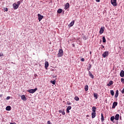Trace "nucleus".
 <instances>
[{
  "instance_id": "f257e3e1",
  "label": "nucleus",
  "mask_w": 124,
  "mask_h": 124,
  "mask_svg": "<svg viewBox=\"0 0 124 124\" xmlns=\"http://www.w3.org/2000/svg\"><path fill=\"white\" fill-rule=\"evenodd\" d=\"M57 56L58 58H61L62 56H63V51L62 49H59Z\"/></svg>"
},
{
  "instance_id": "f03ea898",
  "label": "nucleus",
  "mask_w": 124,
  "mask_h": 124,
  "mask_svg": "<svg viewBox=\"0 0 124 124\" xmlns=\"http://www.w3.org/2000/svg\"><path fill=\"white\" fill-rule=\"evenodd\" d=\"M37 91V88H35L34 89H31L28 90L27 92L28 93H34Z\"/></svg>"
},
{
  "instance_id": "7ed1b4c3",
  "label": "nucleus",
  "mask_w": 124,
  "mask_h": 124,
  "mask_svg": "<svg viewBox=\"0 0 124 124\" xmlns=\"http://www.w3.org/2000/svg\"><path fill=\"white\" fill-rule=\"evenodd\" d=\"M111 3L113 6H117V0H111Z\"/></svg>"
},
{
  "instance_id": "20e7f679",
  "label": "nucleus",
  "mask_w": 124,
  "mask_h": 124,
  "mask_svg": "<svg viewBox=\"0 0 124 124\" xmlns=\"http://www.w3.org/2000/svg\"><path fill=\"white\" fill-rule=\"evenodd\" d=\"M105 29V27H101L100 31H99V33L100 34H102L103 32H104V30Z\"/></svg>"
},
{
  "instance_id": "39448f33",
  "label": "nucleus",
  "mask_w": 124,
  "mask_h": 124,
  "mask_svg": "<svg viewBox=\"0 0 124 124\" xmlns=\"http://www.w3.org/2000/svg\"><path fill=\"white\" fill-rule=\"evenodd\" d=\"M13 8L15 10H16V9H17L18 8V7H19V5L17 4L16 3H14L13 4Z\"/></svg>"
},
{
  "instance_id": "423d86ee",
  "label": "nucleus",
  "mask_w": 124,
  "mask_h": 124,
  "mask_svg": "<svg viewBox=\"0 0 124 124\" xmlns=\"http://www.w3.org/2000/svg\"><path fill=\"white\" fill-rule=\"evenodd\" d=\"M38 20H39V22H40V21H41V20H42L43 18L44 17V16H41V15H40V14H38Z\"/></svg>"
},
{
  "instance_id": "0eeeda50",
  "label": "nucleus",
  "mask_w": 124,
  "mask_h": 124,
  "mask_svg": "<svg viewBox=\"0 0 124 124\" xmlns=\"http://www.w3.org/2000/svg\"><path fill=\"white\" fill-rule=\"evenodd\" d=\"M109 54V52L108 51H105L103 54H102V56L103 57V58H106L107 56H108V55Z\"/></svg>"
},
{
  "instance_id": "6e6552de",
  "label": "nucleus",
  "mask_w": 124,
  "mask_h": 124,
  "mask_svg": "<svg viewBox=\"0 0 124 124\" xmlns=\"http://www.w3.org/2000/svg\"><path fill=\"white\" fill-rule=\"evenodd\" d=\"M117 105H118V102H114L112 107V109H114V108H116V106H117Z\"/></svg>"
},
{
  "instance_id": "1a4fd4ad",
  "label": "nucleus",
  "mask_w": 124,
  "mask_h": 124,
  "mask_svg": "<svg viewBox=\"0 0 124 124\" xmlns=\"http://www.w3.org/2000/svg\"><path fill=\"white\" fill-rule=\"evenodd\" d=\"M48 66H49V62L47 61L45 62V67L46 69H47L48 68Z\"/></svg>"
},
{
  "instance_id": "9d476101",
  "label": "nucleus",
  "mask_w": 124,
  "mask_h": 124,
  "mask_svg": "<svg viewBox=\"0 0 124 124\" xmlns=\"http://www.w3.org/2000/svg\"><path fill=\"white\" fill-rule=\"evenodd\" d=\"M21 98L22 100H24V101H26V100H27V98H26L25 95H21Z\"/></svg>"
},
{
  "instance_id": "9b49d317",
  "label": "nucleus",
  "mask_w": 124,
  "mask_h": 124,
  "mask_svg": "<svg viewBox=\"0 0 124 124\" xmlns=\"http://www.w3.org/2000/svg\"><path fill=\"white\" fill-rule=\"evenodd\" d=\"M119 117H120V115L117 114L115 116L114 119H115L116 121H119Z\"/></svg>"
},
{
  "instance_id": "f8f14e48",
  "label": "nucleus",
  "mask_w": 124,
  "mask_h": 124,
  "mask_svg": "<svg viewBox=\"0 0 124 124\" xmlns=\"http://www.w3.org/2000/svg\"><path fill=\"white\" fill-rule=\"evenodd\" d=\"M69 8V3H66L65 5V9H68Z\"/></svg>"
},
{
  "instance_id": "ddd939ff",
  "label": "nucleus",
  "mask_w": 124,
  "mask_h": 124,
  "mask_svg": "<svg viewBox=\"0 0 124 124\" xmlns=\"http://www.w3.org/2000/svg\"><path fill=\"white\" fill-rule=\"evenodd\" d=\"M120 76H121V77H124V70L121 71Z\"/></svg>"
},
{
  "instance_id": "4468645a",
  "label": "nucleus",
  "mask_w": 124,
  "mask_h": 124,
  "mask_svg": "<svg viewBox=\"0 0 124 124\" xmlns=\"http://www.w3.org/2000/svg\"><path fill=\"white\" fill-rule=\"evenodd\" d=\"M89 76H90V77H91V78H92V79H93V78H94L93 75V74H92V73H91V71H89Z\"/></svg>"
},
{
  "instance_id": "2eb2a0df",
  "label": "nucleus",
  "mask_w": 124,
  "mask_h": 124,
  "mask_svg": "<svg viewBox=\"0 0 124 124\" xmlns=\"http://www.w3.org/2000/svg\"><path fill=\"white\" fill-rule=\"evenodd\" d=\"M104 116H103V113H101V121L102 123L104 122Z\"/></svg>"
},
{
  "instance_id": "dca6fc26",
  "label": "nucleus",
  "mask_w": 124,
  "mask_h": 124,
  "mask_svg": "<svg viewBox=\"0 0 124 124\" xmlns=\"http://www.w3.org/2000/svg\"><path fill=\"white\" fill-rule=\"evenodd\" d=\"M96 114V113L95 112H92V119H93V118H95Z\"/></svg>"
},
{
  "instance_id": "f3484780",
  "label": "nucleus",
  "mask_w": 124,
  "mask_h": 124,
  "mask_svg": "<svg viewBox=\"0 0 124 124\" xmlns=\"http://www.w3.org/2000/svg\"><path fill=\"white\" fill-rule=\"evenodd\" d=\"M6 110L7 111H10V110H11V107H10V106H8L6 108Z\"/></svg>"
},
{
  "instance_id": "a211bd4d",
  "label": "nucleus",
  "mask_w": 124,
  "mask_h": 124,
  "mask_svg": "<svg viewBox=\"0 0 124 124\" xmlns=\"http://www.w3.org/2000/svg\"><path fill=\"white\" fill-rule=\"evenodd\" d=\"M112 84H113V81L110 80L109 81V83L107 84V86H108V87H110V86H111Z\"/></svg>"
},
{
  "instance_id": "6ab92c4d",
  "label": "nucleus",
  "mask_w": 124,
  "mask_h": 124,
  "mask_svg": "<svg viewBox=\"0 0 124 124\" xmlns=\"http://www.w3.org/2000/svg\"><path fill=\"white\" fill-rule=\"evenodd\" d=\"M92 111L93 112L95 113V111H96V108L95 107H93Z\"/></svg>"
},
{
  "instance_id": "aec40b11",
  "label": "nucleus",
  "mask_w": 124,
  "mask_h": 124,
  "mask_svg": "<svg viewBox=\"0 0 124 124\" xmlns=\"http://www.w3.org/2000/svg\"><path fill=\"white\" fill-rule=\"evenodd\" d=\"M84 89H85V92H88V91L89 90V86L85 85Z\"/></svg>"
},
{
  "instance_id": "412c9836",
  "label": "nucleus",
  "mask_w": 124,
  "mask_h": 124,
  "mask_svg": "<svg viewBox=\"0 0 124 124\" xmlns=\"http://www.w3.org/2000/svg\"><path fill=\"white\" fill-rule=\"evenodd\" d=\"M119 96V90H116V93L115 95V97H118V96Z\"/></svg>"
},
{
  "instance_id": "4be33fe9",
  "label": "nucleus",
  "mask_w": 124,
  "mask_h": 124,
  "mask_svg": "<svg viewBox=\"0 0 124 124\" xmlns=\"http://www.w3.org/2000/svg\"><path fill=\"white\" fill-rule=\"evenodd\" d=\"M62 9H59L57 10V13H59V14H61V13H62Z\"/></svg>"
},
{
  "instance_id": "5701e85b",
  "label": "nucleus",
  "mask_w": 124,
  "mask_h": 124,
  "mask_svg": "<svg viewBox=\"0 0 124 124\" xmlns=\"http://www.w3.org/2000/svg\"><path fill=\"white\" fill-rule=\"evenodd\" d=\"M59 113H62V115H65V112H64V110H63V111L62 110H59Z\"/></svg>"
},
{
  "instance_id": "b1692460",
  "label": "nucleus",
  "mask_w": 124,
  "mask_h": 124,
  "mask_svg": "<svg viewBox=\"0 0 124 124\" xmlns=\"http://www.w3.org/2000/svg\"><path fill=\"white\" fill-rule=\"evenodd\" d=\"M74 21H72L69 25V27H72L74 25Z\"/></svg>"
},
{
  "instance_id": "393cba45",
  "label": "nucleus",
  "mask_w": 124,
  "mask_h": 124,
  "mask_svg": "<svg viewBox=\"0 0 124 124\" xmlns=\"http://www.w3.org/2000/svg\"><path fill=\"white\" fill-rule=\"evenodd\" d=\"M97 96H98L97 93H93V96H94V97H95V99H97Z\"/></svg>"
},
{
  "instance_id": "a878e982",
  "label": "nucleus",
  "mask_w": 124,
  "mask_h": 124,
  "mask_svg": "<svg viewBox=\"0 0 124 124\" xmlns=\"http://www.w3.org/2000/svg\"><path fill=\"white\" fill-rule=\"evenodd\" d=\"M74 99H75V100H76V101H79V100L80 99L78 98V96H75Z\"/></svg>"
},
{
  "instance_id": "bb28decb",
  "label": "nucleus",
  "mask_w": 124,
  "mask_h": 124,
  "mask_svg": "<svg viewBox=\"0 0 124 124\" xmlns=\"http://www.w3.org/2000/svg\"><path fill=\"white\" fill-rule=\"evenodd\" d=\"M50 82L51 84H53V85H56V80H51Z\"/></svg>"
},
{
  "instance_id": "cd10ccee",
  "label": "nucleus",
  "mask_w": 124,
  "mask_h": 124,
  "mask_svg": "<svg viewBox=\"0 0 124 124\" xmlns=\"http://www.w3.org/2000/svg\"><path fill=\"white\" fill-rule=\"evenodd\" d=\"M89 66L87 68L88 71H89V70H91V68H92V64H89Z\"/></svg>"
},
{
  "instance_id": "c85d7f7f",
  "label": "nucleus",
  "mask_w": 124,
  "mask_h": 124,
  "mask_svg": "<svg viewBox=\"0 0 124 124\" xmlns=\"http://www.w3.org/2000/svg\"><path fill=\"white\" fill-rule=\"evenodd\" d=\"M110 94H111L113 96H114V94L115 93L114 92V91L113 90H110Z\"/></svg>"
},
{
  "instance_id": "c756f323",
  "label": "nucleus",
  "mask_w": 124,
  "mask_h": 124,
  "mask_svg": "<svg viewBox=\"0 0 124 124\" xmlns=\"http://www.w3.org/2000/svg\"><path fill=\"white\" fill-rule=\"evenodd\" d=\"M103 43H105L106 42V39H105V37H103Z\"/></svg>"
},
{
  "instance_id": "7c9ffc66",
  "label": "nucleus",
  "mask_w": 124,
  "mask_h": 124,
  "mask_svg": "<svg viewBox=\"0 0 124 124\" xmlns=\"http://www.w3.org/2000/svg\"><path fill=\"white\" fill-rule=\"evenodd\" d=\"M114 120H115V117L112 116V117L110 118V121H111V122H113Z\"/></svg>"
},
{
  "instance_id": "2f4dec72",
  "label": "nucleus",
  "mask_w": 124,
  "mask_h": 124,
  "mask_svg": "<svg viewBox=\"0 0 124 124\" xmlns=\"http://www.w3.org/2000/svg\"><path fill=\"white\" fill-rule=\"evenodd\" d=\"M71 108H72V107H71V106H68L67 108H66V110H71Z\"/></svg>"
},
{
  "instance_id": "473e14b6",
  "label": "nucleus",
  "mask_w": 124,
  "mask_h": 124,
  "mask_svg": "<svg viewBox=\"0 0 124 124\" xmlns=\"http://www.w3.org/2000/svg\"><path fill=\"white\" fill-rule=\"evenodd\" d=\"M17 4L19 6V5H20V4H21V2H20V1H17Z\"/></svg>"
},
{
  "instance_id": "72a5a7b5",
  "label": "nucleus",
  "mask_w": 124,
  "mask_h": 124,
  "mask_svg": "<svg viewBox=\"0 0 124 124\" xmlns=\"http://www.w3.org/2000/svg\"><path fill=\"white\" fill-rule=\"evenodd\" d=\"M67 104L68 105H71V103H70V102H67Z\"/></svg>"
},
{
  "instance_id": "f704fd0d",
  "label": "nucleus",
  "mask_w": 124,
  "mask_h": 124,
  "mask_svg": "<svg viewBox=\"0 0 124 124\" xmlns=\"http://www.w3.org/2000/svg\"><path fill=\"white\" fill-rule=\"evenodd\" d=\"M81 62H85V59L82 58V59H81Z\"/></svg>"
},
{
  "instance_id": "c9c22d12",
  "label": "nucleus",
  "mask_w": 124,
  "mask_h": 124,
  "mask_svg": "<svg viewBox=\"0 0 124 124\" xmlns=\"http://www.w3.org/2000/svg\"><path fill=\"white\" fill-rule=\"evenodd\" d=\"M6 99H7V100H8V99H10V96H7L6 97Z\"/></svg>"
},
{
  "instance_id": "e433bc0d",
  "label": "nucleus",
  "mask_w": 124,
  "mask_h": 124,
  "mask_svg": "<svg viewBox=\"0 0 124 124\" xmlns=\"http://www.w3.org/2000/svg\"><path fill=\"white\" fill-rule=\"evenodd\" d=\"M47 124H52L50 121H47Z\"/></svg>"
},
{
  "instance_id": "4c0bfd02",
  "label": "nucleus",
  "mask_w": 124,
  "mask_h": 124,
  "mask_svg": "<svg viewBox=\"0 0 124 124\" xmlns=\"http://www.w3.org/2000/svg\"><path fill=\"white\" fill-rule=\"evenodd\" d=\"M101 49H102V50H103V48H104V46L101 45Z\"/></svg>"
},
{
  "instance_id": "58836bf2",
  "label": "nucleus",
  "mask_w": 124,
  "mask_h": 124,
  "mask_svg": "<svg viewBox=\"0 0 124 124\" xmlns=\"http://www.w3.org/2000/svg\"><path fill=\"white\" fill-rule=\"evenodd\" d=\"M5 11H6V12L8 11V8H6L5 9Z\"/></svg>"
},
{
  "instance_id": "ea45409f",
  "label": "nucleus",
  "mask_w": 124,
  "mask_h": 124,
  "mask_svg": "<svg viewBox=\"0 0 124 124\" xmlns=\"http://www.w3.org/2000/svg\"><path fill=\"white\" fill-rule=\"evenodd\" d=\"M2 56H3V53H0V57H2Z\"/></svg>"
},
{
  "instance_id": "a19ab883",
  "label": "nucleus",
  "mask_w": 124,
  "mask_h": 124,
  "mask_svg": "<svg viewBox=\"0 0 124 124\" xmlns=\"http://www.w3.org/2000/svg\"><path fill=\"white\" fill-rule=\"evenodd\" d=\"M66 112L67 113H69V109H66Z\"/></svg>"
},
{
  "instance_id": "79ce46f5",
  "label": "nucleus",
  "mask_w": 124,
  "mask_h": 124,
  "mask_svg": "<svg viewBox=\"0 0 124 124\" xmlns=\"http://www.w3.org/2000/svg\"><path fill=\"white\" fill-rule=\"evenodd\" d=\"M97 2H99L100 1V0H95Z\"/></svg>"
},
{
  "instance_id": "37998d69",
  "label": "nucleus",
  "mask_w": 124,
  "mask_h": 124,
  "mask_svg": "<svg viewBox=\"0 0 124 124\" xmlns=\"http://www.w3.org/2000/svg\"><path fill=\"white\" fill-rule=\"evenodd\" d=\"M10 124H16V123H10Z\"/></svg>"
},
{
  "instance_id": "c03bdc74",
  "label": "nucleus",
  "mask_w": 124,
  "mask_h": 124,
  "mask_svg": "<svg viewBox=\"0 0 124 124\" xmlns=\"http://www.w3.org/2000/svg\"><path fill=\"white\" fill-rule=\"evenodd\" d=\"M2 96V95H0V97H1Z\"/></svg>"
},
{
  "instance_id": "a18cd8bd",
  "label": "nucleus",
  "mask_w": 124,
  "mask_h": 124,
  "mask_svg": "<svg viewBox=\"0 0 124 124\" xmlns=\"http://www.w3.org/2000/svg\"><path fill=\"white\" fill-rule=\"evenodd\" d=\"M90 54H92V52H91V51H90Z\"/></svg>"
}]
</instances>
